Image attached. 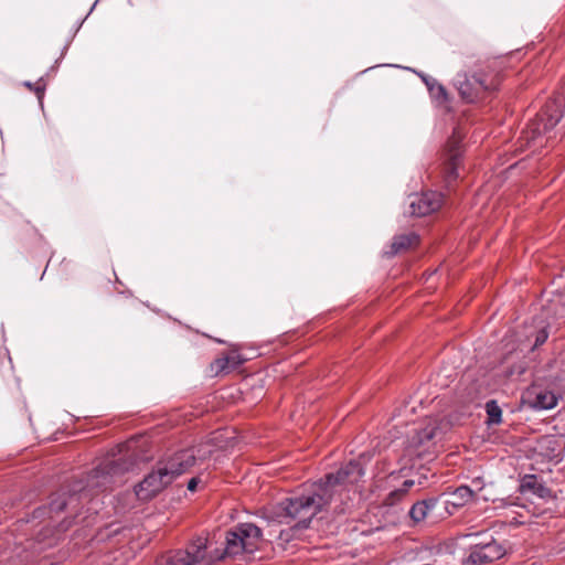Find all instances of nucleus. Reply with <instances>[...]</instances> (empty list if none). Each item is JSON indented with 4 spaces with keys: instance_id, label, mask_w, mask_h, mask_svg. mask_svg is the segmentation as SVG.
Segmentation results:
<instances>
[{
    "instance_id": "ddd939ff",
    "label": "nucleus",
    "mask_w": 565,
    "mask_h": 565,
    "mask_svg": "<svg viewBox=\"0 0 565 565\" xmlns=\"http://www.w3.org/2000/svg\"><path fill=\"white\" fill-rule=\"evenodd\" d=\"M438 503V498H429L414 503L409 510L411 519L416 523L424 521L434 512Z\"/></svg>"
},
{
    "instance_id": "20e7f679",
    "label": "nucleus",
    "mask_w": 565,
    "mask_h": 565,
    "mask_svg": "<svg viewBox=\"0 0 565 565\" xmlns=\"http://www.w3.org/2000/svg\"><path fill=\"white\" fill-rule=\"evenodd\" d=\"M211 451L201 454L200 449L189 448L159 460L145 478L135 487V493L141 501L157 497L180 475L186 472L196 462L204 460Z\"/></svg>"
},
{
    "instance_id": "9d476101",
    "label": "nucleus",
    "mask_w": 565,
    "mask_h": 565,
    "mask_svg": "<svg viewBox=\"0 0 565 565\" xmlns=\"http://www.w3.org/2000/svg\"><path fill=\"white\" fill-rule=\"evenodd\" d=\"M444 203V196L436 191H426L409 196V214L413 216H426L437 212Z\"/></svg>"
},
{
    "instance_id": "f03ea898",
    "label": "nucleus",
    "mask_w": 565,
    "mask_h": 565,
    "mask_svg": "<svg viewBox=\"0 0 565 565\" xmlns=\"http://www.w3.org/2000/svg\"><path fill=\"white\" fill-rule=\"evenodd\" d=\"M364 475L359 460H351L337 472L328 473L302 491L284 499L273 507V516L280 523L295 522L294 529H308L316 515L324 511L347 486L353 484Z\"/></svg>"
},
{
    "instance_id": "7ed1b4c3",
    "label": "nucleus",
    "mask_w": 565,
    "mask_h": 565,
    "mask_svg": "<svg viewBox=\"0 0 565 565\" xmlns=\"http://www.w3.org/2000/svg\"><path fill=\"white\" fill-rule=\"evenodd\" d=\"M263 540L262 530L253 523H242L228 531L225 536L223 553L211 551L207 537L198 536L185 550L170 552L159 557L156 565H211L225 556L245 557L259 548Z\"/></svg>"
},
{
    "instance_id": "4468645a",
    "label": "nucleus",
    "mask_w": 565,
    "mask_h": 565,
    "mask_svg": "<svg viewBox=\"0 0 565 565\" xmlns=\"http://www.w3.org/2000/svg\"><path fill=\"white\" fill-rule=\"evenodd\" d=\"M448 495L449 499H447L444 503L451 504L455 508H460L470 502L475 493L468 486H460Z\"/></svg>"
},
{
    "instance_id": "1a4fd4ad",
    "label": "nucleus",
    "mask_w": 565,
    "mask_h": 565,
    "mask_svg": "<svg viewBox=\"0 0 565 565\" xmlns=\"http://www.w3.org/2000/svg\"><path fill=\"white\" fill-rule=\"evenodd\" d=\"M505 554V548L492 536L489 541H481L470 547L467 563L472 565H487L500 559Z\"/></svg>"
},
{
    "instance_id": "2eb2a0df",
    "label": "nucleus",
    "mask_w": 565,
    "mask_h": 565,
    "mask_svg": "<svg viewBox=\"0 0 565 565\" xmlns=\"http://www.w3.org/2000/svg\"><path fill=\"white\" fill-rule=\"evenodd\" d=\"M521 489L523 491L530 490L533 493L537 494L540 498H546L550 495V489L544 484L537 481L535 476H526L524 477Z\"/></svg>"
},
{
    "instance_id": "dca6fc26",
    "label": "nucleus",
    "mask_w": 565,
    "mask_h": 565,
    "mask_svg": "<svg viewBox=\"0 0 565 565\" xmlns=\"http://www.w3.org/2000/svg\"><path fill=\"white\" fill-rule=\"evenodd\" d=\"M557 404V397L551 391H541L536 394L533 407L539 409H551Z\"/></svg>"
},
{
    "instance_id": "f3484780",
    "label": "nucleus",
    "mask_w": 565,
    "mask_h": 565,
    "mask_svg": "<svg viewBox=\"0 0 565 565\" xmlns=\"http://www.w3.org/2000/svg\"><path fill=\"white\" fill-rule=\"evenodd\" d=\"M486 412L488 415V425H498L502 422V409L497 401L491 399L486 403Z\"/></svg>"
},
{
    "instance_id": "f8f14e48",
    "label": "nucleus",
    "mask_w": 565,
    "mask_h": 565,
    "mask_svg": "<svg viewBox=\"0 0 565 565\" xmlns=\"http://www.w3.org/2000/svg\"><path fill=\"white\" fill-rule=\"evenodd\" d=\"M245 362L237 352H231L227 355L217 358L212 364L211 369L215 374L230 373L239 367Z\"/></svg>"
},
{
    "instance_id": "423d86ee",
    "label": "nucleus",
    "mask_w": 565,
    "mask_h": 565,
    "mask_svg": "<svg viewBox=\"0 0 565 565\" xmlns=\"http://www.w3.org/2000/svg\"><path fill=\"white\" fill-rule=\"evenodd\" d=\"M500 84L499 75L494 73H459L455 86L465 103H476L495 90Z\"/></svg>"
},
{
    "instance_id": "9b49d317",
    "label": "nucleus",
    "mask_w": 565,
    "mask_h": 565,
    "mask_svg": "<svg viewBox=\"0 0 565 565\" xmlns=\"http://www.w3.org/2000/svg\"><path fill=\"white\" fill-rule=\"evenodd\" d=\"M419 237L415 233L401 234L393 237L390 249L385 250L387 257H393L397 254L407 252L408 249L417 246Z\"/></svg>"
},
{
    "instance_id": "aec40b11",
    "label": "nucleus",
    "mask_w": 565,
    "mask_h": 565,
    "mask_svg": "<svg viewBox=\"0 0 565 565\" xmlns=\"http://www.w3.org/2000/svg\"><path fill=\"white\" fill-rule=\"evenodd\" d=\"M25 86L29 87L30 89L34 90V93L36 94L39 99H41L43 97L44 90H45V84L42 82V79L36 82L35 84L26 82Z\"/></svg>"
},
{
    "instance_id": "412c9836",
    "label": "nucleus",
    "mask_w": 565,
    "mask_h": 565,
    "mask_svg": "<svg viewBox=\"0 0 565 565\" xmlns=\"http://www.w3.org/2000/svg\"><path fill=\"white\" fill-rule=\"evenodd\" d=\"M547 338H548V332H547L546 328H542L539 331H536L533 349L542 345L547 340Z\"/></svg>"
},
{
    "instance_id": "4be33fe9",
    "label": "nucleus",
    "mask_w": 565,
    "mask_h": 565,
    "mask_svg": "<svg viewBox=\"0 0 565 565\" xmlns=\"http://www.w3.org/2000/svg\"><path fill=\"white\" fill-rule=\"evenodd\" d=\"M201 482V479L199 477H193L188 482V490L191 492H194L198 488V484Z\"/></svg>"
},
{
    "instance_id": "6e6552de",
    "label": "nucleus",
    "mask_w": 565,
    "mask_h": 565,
    "mask_svg": "<svg viewBox=\"0 0 565 565\" xmlns=\"http://www.w3.org/2000/svg\"><path fill=\"white\" fill-rule=\"evenodd\" d=\"M563 104L561 98L552 99L545 104L535 120L530 125L532 139L548 134L558 124L564 114Z\"/></svg>"
},
{
    "instance_id": "a211bd4d",
    "label": "nucleus",
    "mask_w": 565,
    "mask_h": 565,
    "mask_svg": "<svg viewBox=\"0 0 565 565\" xmlns=\"http://www.w3.org/2000/svg\"><path fill=\"white\" fill-rule=\"evenodd\" d=\"M425 83L428 87L430 95L435 99L443 102V103L448 100V93H447L446 88L440 83H438L434 78L425 79Z\"/></svg>"
},
{
    "instance_id": "6ab92c4d",
    "label": "nucleus",
    "mask_w": 565,
    "mask_h": 565,
    "mask_svg": "<svg viewBox=\"0 0 565 565\" xmlns=\"http://www.w3.org/2000/svg\"><path fill=\"white\" fill-rule=\"evenodd\" d=\"M414 483H415L414 480H411V479L405 480L401 488L395 489L392 492H390V494L386 498V501L390 504H395L408 492V490L414 486Z\"/></svg>"
},
{
    "instance_id": "39448f33",
    "label": "nucleus",
    "mask_w": 565,
    "mask_h": 565,
    "mask_svg": "<svg viewBox=\"0 0 565 565\" xmlns=\"http://www.w3.org/2000/svg\"><path fill=\"white\" fill-rule=\"evenodd\" d=\"M452 423L447 417L427 418L408 438L407 451L411 456L423 457L435 449L450 430Z\"/></svg>"
},
{
    "instance_id": "f257e3e1",
    "label": "nucleus",
    "mask_w": 565,
    "mask_h": 565,
    "mask_svg": "<svg viewBox=\"0 0 565 565\" xmlns=\"http://www.w3.org/2000/svg\"><path fill=\"white\" fill-rule=\"evenodd\" d=\"M137 461L135 454L103 461L85 479H75L61 486L50 495L46 505L39 507L33 511L32 519H53L61 512H65L66 515L60 523V527L62 531H66L71 526L72 520L78 515L84 502L89 501L95 493L115 484L119 477L136 467Z\"/></svg>"
},
{
    "instance_id": "0eeeda50",
    "label": "nucleus",
    "mask_w": 565,
    "mask_h": 565,
    "mask_svg": "<svg viewBox=\"0 0 565 565\" xmlns=\"http://www.w3.org/2000/svg\"><path fill=\"white\" fill-rule=\"evenodd\" d=\"M462 138L463 135L455 129L451 137L448 139L445 151L443 154V180L446 188L450 189L459 178L458 168L462 159Z\"/></svg>"
}]
</instances>
